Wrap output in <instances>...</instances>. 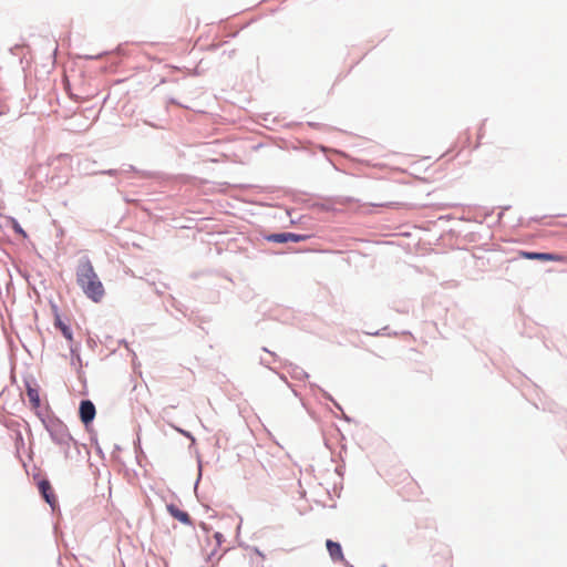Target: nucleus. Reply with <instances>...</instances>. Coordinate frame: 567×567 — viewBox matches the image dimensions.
Instances as JSON below:
<instances>
[{"label": "nucleus", "instance_id": "1", "mask_svg": "<svg viewBox=\"0 0 567 567\" xmlns=\"http://www.w3.org/2000/svg\"><path fill=\"white\" fill-rule=\"evenodd\" d=\"M76 281L87 298L99 302L104 296V287L95 272L92 262L84 258L76 269Z\"/></svg>", "mask_w": 567, "mask_h": 567}, {"label": "nucleus", "instance_id": "2", "mask_svg": "<svg viewBox=\"0 0 567 567\" xmlns=\"http://www.w3.org/2000/svg\"><path fill=\"white\" fill-rule=\"evenodd\" d=\"M395 486L398 494L406 502L416 499L421 494L417 482L408 474H403Z\"/></svg>", "mask_w": 567, "mask_h": 567}, {"label": "nucleus", "instance_id": "3", "mask_svg": "<svg viewBox=\"0 0 567 567\" xmlns=\"http://www.w3.org/2000/svg\"><path fill=\"white\" fill-rule=\"evenodd\" d=\"M519 256L525 259L540 260V261H557L567 264V256L560 254L549 252H532V251H519Z\"/></svg>", "mask_w": 567, "mask_h": 567}, {"label": "nucleus", "instance_id": "4", "mask_svg": "<svg viewBox=\"0 0 567 567\" xmlns=\"http://www.w3.org/2000/svg\"><path fill=\"white\" fill-rule=\"evenodd\" d=\"M213 538L215 540L214 548L207 553L206 563L200 567H214L216 561L220 558V555L217 553V547H220L224 543V535L221 533H215Z\"/></svg>", "mask_w": 567, "mask_h": 567}, {"label": "nucleus", "instance_id": "5", "mask_svg": "<svg viewBox=\"0 0 567 567\" xmlns=\"http://www.w3.org/2000/svg\"><path fill=\"white\" fill-rule=\"evenodd\" d=\"M95 406L90 400H84L80 404V419L84 425H89L95 417Z\"/></svg>", "mask_w": 567, "mask_h": 567}, {"label": "nucleus", "instance_id": "6", "mask_svg": "<svg viewBox=\"0 0 567 567\" xmlns=\"http://www.w3.org/2000/svg\"><path fill=\"white\" fill-rule=\"evenodd\" d=\"M327 550L333 561H344L341 545L337 542L328 539L326 542Z\"/></svg>", "mask_w": 567, "mask_h": 567}, {"label": "nucleus", "instance_id": "7", "mask_svg": "<svg viewBox=\"0 0 567 567\" xmlns=\"http://www.w3.org/2000/svg\"><path fill=\"white\" fill-rule=\"evenodd\" d=\"M39 491L42 494L43 498L50 504L53 505L55 503V496L53 493V488L49 481H41L39 483Z\"/></svg>", "mask_w": 567, "mask_h": 567}, {"label": "nucleus", "instance_id": "8", "mask_svg": "<svg viewBox=\"0 0 567 567\" xmlns=\"http://www.w3.org/2000/svg\"><path fill=\"white\" fill-rule=\"evenodd\" d=\"M167 511L174 518H176L181 523H183L185 525H192V519H190V516L188 515V513L179 509L177 506L167 505Z\"/></svg>", "mask_w": 567, "mask_h": 567}, {"label": "nucleus", "instance_id": "9", "mask_svg": "<svg viewBox=\"0 0 567 567\" xmlns=\"http://www.w3.org/2000/svg\"><path fill=\"white\" fill-rule=\"evenodd\" d=\"M27 396L29 399L31 408L33 410H39L41 406L39 390L37 388L28 385L27 386Z\"/></svg>", "mask_w": 567, "mask_h": 567}, {"label": "nucleus", "instance_id": "10", "mask_svg": "<svg viewBox=\"0 0 567 567\" xmlns=\"http://www.w3.org/2000/svg\"><path fill=\"white\" fill-rule=\"evenodd\" d=\"M54 326H55V328H58L61 331V333L64 336V338L68 341H70V342L73 341L71 328L65 322L62 321L60 316L55 317Z\"/></svg>", "mask_w": 567, "mask_h": 567}, {"label": "nucleus", "instance_id": "11", "mask_svg": "<svg viewBox=\"0 0 567 567\" xmlns=\"http://www.w3.org/2000/svg\"><path fill=\"white\" fill-rule=\"evenodd\" d=\"M267 239L274 243H287V233L272 234Z\"/></svg>", "mask_w": 567, "mask_h": 567}, {"label": "nucleus", "instance_id": "12", "mask_svg": "<svg viewBox=\"0 0 567 567\" xmlns=\"http://www.w3.org/2000/svg\"><path fill=\"white\" fill-rule=\"evenodd\" d=\"M306 239V236L305 235H298V234H293V233H287V243L288 241H293V243H299V241H302Z\"/></svg>", "mask_w": 567, "mask_h": 567}, {"label": "nucleus", "instance_id": "13", "mask_svg": "<svg viewBox=\"0 0 567 567\" xmlns=\"http://www.w3.org/2000/svg\"><path fill=\"white\" fill-rule=\"evenodd\" d=\"M248 567H262L259 561H255L252 558L248 560Z\"/></svg>", "mask_w": 567, "mask_h": 567}]
</instances>
